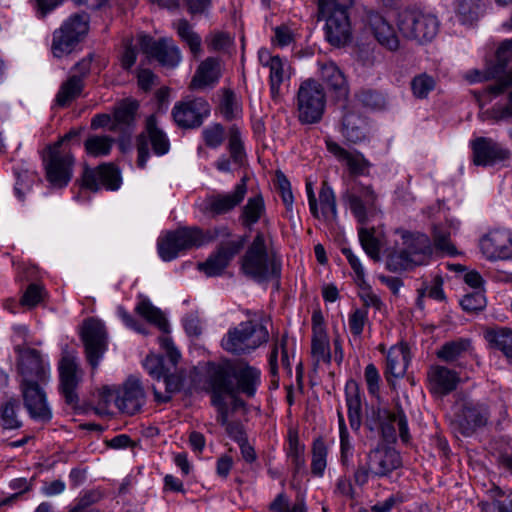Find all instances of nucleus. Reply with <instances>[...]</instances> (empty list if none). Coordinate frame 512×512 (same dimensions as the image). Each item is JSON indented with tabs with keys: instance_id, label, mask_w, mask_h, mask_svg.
<instances>
[{
	"instance_id": "12",
	"label": "nucleus",
	"mask_w": 512,
	"mask_h": 512,
	"mask_svg": "<svg viewBox=\"0 0 512 512\" xmlns=\"http://www.w3.org/2000/svg\"><path fill=\"white\" fill-rule=\"evenodd\" d=\"M75 158L70 151L60 149V143H54L43 155L45 178L53 188H64L72 179Z\"/></svg>"
},
{
	"instance_id": "16",
	"label": "nucleus",
	"mask_w": 512,
	"mask_h": 512,
	"mask_svg": "<svg viewBox=\"0 0 512 512\" xmlns=\"http://www.w3.org/2000/svg\"><path fill=\"white\" fill-rule=\"evenodd\" d=\"M17 353V371L20 383H46L49 378V365L45 363L40 351L34 348L15 347Z\"/></svg>"
},
{
	"instance_id": "2",
	"label": "nucleus",
	"mask_w": 512,
	"mask_h": 512,
	"mask_svg": "<svg viewBox=\"0 0 512 512\" xmlns=\"http://www.w3.org/2000/svg\"><path fill=\"white\" fill-rule=\"evenodd\" d=\"M231 236L232 232L227 226L215 227L206 232L198 227H183L168 232L165 237L158 240V253L163 261H171L182 251L200 247L218 237Z\"/></svg>"
},
{
	"instance_id": "51",
	"label": "nucleus",
	"mask_w": 512,
	"mask_h": 512,
	"mask_svg": "<svg viewBox=\"0 0 512 512\" xmlns=\"http://www.w3.org/2000/svg\"><path fill=\"white\" fill-rule=\"evenodd\" d=\"M165 382V393L159 392L154 386L153 394L154 399L157 403H167L171 400L172 394L180 391L182 387V379L180 376H178L175 373L170 372V369H168L165 374L162 376Z\"/></svg>"
},
{
	"instance_id": "41",
	"label": "nucleus",
	"mask_w": 512,
	"mask_h": 512,
	"mask_svg": "<svg viewBox=\"0 0 512 512\" xmlns=\"http://www.w3.org/2000/svg\"><path fill=\"white\" fill-rule=\"evenodd\" d=\"M471 350V340L467 338H458L445 342L437 350L436 356L443 362L454 363Z\"/></svg>"
},
{
	"instance_id": "32",
	"label": "nucleus",
	"mask_w": 512,
	"mask_h": 512,
	"mask_svg": "<svg viewBox=\"0 0 512 512\" xmlns=\"http://www.w3.org/2000/svg\"><path fill=\"white\" fill-rule=\"evenodd\" d=\"M221 76L220 62L217 58L208 57L198 66L193 76L190 88L204 89L215 85Z\"/></svg>"
},
{
	"instance_id": "27",
	"label": "nucleus",
	"mask_w": 512,
	"mask_h": 512,
	"mask_svg": "<svg viewBox=\"0 0 512 512\" xmlns=\"http://www.w3.org/2000/svg\"><path fill=\"white\" fill-rule=\"evenodd\" d=\"M480 248L488 259H509L512 257L511 234L506 230L490 231L481 239Z\"/></svg>"
},
{
	"instance_id": "11",
	"label": "nucleus",
	"mask_w": 512,
	"mask_h": 512,
	"mask_svg": "<svg viewBox=\"0 0 512 512\" xmlns=\"http://www.w3.org/2000/svg\"><path fill=\"white\" fill-rule=\"evenodd\" d=\"M397 26L403 37L423 44L437 35L439 21L432 14L418 10H404L398 15Z\"/></svg>"
},
{
	"instance_id": "35",
	"label": "nucleus",
	"mask_w": 512,
	"mask_h": 512,
	"mask_svg": "<svg viewBox=\"0 0 512 512\" xmlns=\"http://www.w3.org/2000/svg\"><path fill=\"white\" fill-rule=\"evenodd\" d=\"M327 150L332 153L338 160L344 161L349 168L351 174L361 175L369 167V162L362 154H352L338 143L333 141L326 142Z\"/></svg>"
},
{
	"instance_id": "29",
	"label": "nucleus",
	"mask_w": 512,
	"mask_h": 512,
	"mask_svg": "<svg viewBox=\"0 0 512 512\" xmlns=\"http://www.w3.org/2000/svg\"><path fill=\"white\" fill-rule=\"evenodd\" d=\"M320 78L327 88L333 92L337 100H347L349 96V85L339 67L331 62H319Z\"/></svg>"
},
{
	"instance_id": "5",
	"label": "nucleus",
	"mask_w": 512,
	"mask_h": 512,
	"mask_svg": "<svg viewBox=\"0 0 512 512\" xmlns=\"http://www.w3.org/2000/svg\"><path fill=\"white\" fill-rule=\"evenodd\" d=\"M353 0H317L319 19H324L325 38L335 47L346 45L351 39L348 9Z\"/></svg>"
},
{
	"instance_id": "15",
	"label": "nucleus",
	"mask_w": 512,
	"mask_h": 512,
	"mask_svg": "<svg viewBox=\"0 0 512 512\" xmlns=\"http://www.w3.org/2000/svg\"><path fill=\"white\" fill-rule=\"evenodd\" d=\"M80 335L87 361L93 369H96L107 350L108 335L106 328L100 320L89 318L83 322Z\"/></svg>"
},
{
	"instance_id": "56",
	"label": "nucleus",
	"mask_w": 512,
	"mask_h": 512,
	"mask_svg": "<svg viewBox=\"0 0 512 512\" xmlns=\"http://www.w3.org/2000/svg\"><path fill=\"white\" fill-rule=\"evenodd\" d=\"M479 0H458L457 15L463 24H471L478 18Z\"/></svg>"
},
{
	"instance_id": "23",
	"label": "nucleus",
	"mask_w": 512,
	"mask_h": 512,
	"mask_svg": "<svg viewBox=\"0 0 512 512\" xmlns=\"http://www.w3.org/2000/svg\"><path fill=\"white\" fill-rule=\"evenodd\" d=\"M43 383H20L23 404L29 416L36 421L47 423L52 419V411L47 403Z\"/></svg>"
},
{
	"instance_id": "57",
	"label": "nucleus",
	"mask_w": 512,
	"mask_h": 512,
	"mask_svg": "<svg viewBox=\"0 0 512 512\" xmlns=\"http://www.w3.org/2000/svg\"><path fill=\"white\" fill-rule=\"evenodd\" d=\"M219 110L227 121L233 120L239 113L240 110L236 101V96L232 90H223V96L219 104Z\"/></svg>"
},
{
	"instance_id": "18",
	"label": "nucleus",
	"mask_w": 512,
	"mask_h": 512,
	"mask_svg": "<svg viewBox=\"0 0 512 512\" xmlns=\"http://www.w3.org/2000/svg\"><path fill=\"white\" fill-rule=\"evenodd\" d=\"M246 241V236H238L235 240L222 242L206 261L198 263V269L208 277L220 276L231 260L244 248Z\"/></svg>"
},
{
	"instance_id": "36",
	"label": "nucleus",
	"mask_w": 512,
	"mask_h": 512,
	"mask_svg": "<svg viewBox=\"0 0 512 512\" xmlns=\"http://www.w3.org/2000/svg\"><path fill=\"white\" fill-rule=\"evenodd\" d=\"M85 83L81 76H69L59 87L55 96V105L60 108H66L73 101L82 95Z\"/></svg>"
},
{
	"instance_id": "59",
	"label": "nucleus",
	"mask_w": 512,
	"mask_h": 512,
	"mask_svg": "<svg viewBox=\"0 0 512 512\" xmlns=\"http://www.w3.org/2000/svg\"><path fill=\"white\" fill-rule=\"evenodd\" d=\"M269 510L273 512H307V508L303 500H298L290 506L284 493H280L276 496V498L270 503Z\"/></svg>"
},
{
	"instance_id": "43",
	"label": "nucleus",
	"mask_w": 512,
	"mask_h": 512,
	"mask_svg": "<svg viewBox=\"0 0 512 512\" xmlns=\"http://www.w3.org/2000/svg\"><path fill=\"white\" fill-rule=\"evenodd\" d=\"M311 354L317 363L324 362L329 364L331 362L329 339L326 330L319 326L315 328V333H312Z\"/></svg>"
},
{
	"instance_id": "55",
	"label": "nucleus",
	"mask_w": 512,
	"mask_h": 512,
	"mask_svg": "<svg viewBox=\"0 0 512 512\" xmlns=\"http://www.w3.org/2000/svg\"><path fill=\"white\" fill-rule=\"evenodd\" d=\"M228 149L232 160L237 164H242L245 157V151L240 130L236 126H232L229 129Z\"/></svg>"
},
{
	"instance_id": "61",
	"label": "nucleus",
	"mask_w": 512,
	"mask_h": 512,
	"mask_svg": "<svg viewBox=\"0 0 512 512\" xmlns=\"http://www.w3.org/2000/svg\"><path fill=\"white\" fill-rule=\"evenodd\" d=\"M360 287L359 298L363 302L362 309H368L370 307L374 308L377 311H381L385 306L381 298L376 295L371 286L364 281V283H358Z\"/></svg>"
},
{
	"instance_id": "58",
	"label": "nucleus",
	"mask_w": 512,
	"mask_h": 512,
	"mask_svg": "<svg viewBox=\"0 0 512 512\" xmlns=\"http://www.w3.org/2000/svg\"><path fill=\"white\" fill-rule=\"evenodd\" d=\"M203 141L207 147L218 148L225 139V128L220 123H214L202 131Z\"/></svg>"
},
{
	"instance_id": "49",
	"label": "nucleus",
	"mask_w": 512,
	"mask_h": 512,
	"mask_svg": "<svg viewBox=\"0 0 512 512\" xmlns=\"http://www.w3.org/2000/svg\"><path fill=\"white\" fill-rule=\"evenodd\" d=\"M311 473L321 477L327 466L328 447L322 437H318L312 444Z\"/></svg>"
},
{
	"instance_id": "3",
	"label": "nucleus",
	"mask_w": 512,
	"mask_h": 512,
	"mask_svg": "<svg viewBox=\"0 0 512 512\" xmlns=\"http://www.w3.org/2000/svg\"><path fill=\"white\" fill-rule=\"evenodd\" d=\"M240 263L242 273L258 283L280 279L281 261L268 251L262 232H257Z\"/></svg>"
},
{
	"instance_id": "17",
	"label": "nucleus",
	"mask_w": 512,
	"mask_h": 512,
	"mask_svg": "<svg viewBox=\"0 0 512 512\" xmlns=\"http://www.w3.org/2000/svg\"><path fill=\"white\" fill-rule=\"evenodd\" d=\"M377 194L371 186L359 185L342 195L343 202L348 206L357 222L364 225L377 211Z\"/></svg>"
},
{
	"instance_id": "54",
	"label": "nucleus",
	"mask_w": 512,
	"mask_h": 512,
	"mask_svg": "<svg viewBox=\"0 0 512 512\" xmlns=\"http://www.w3.org/2000/svg\"><path fill=\"white\" fill-rule=\"evenodd\" d=\"M433 242L436 250L449 256L457 254L455 246L450 241V232L441 226L433 227Z\"/></svg>"
},
{
	"instance_id": "24",
	"label": "nucleus",
	"mask_w": 512,
	"mask_h": 512,
	"mask_svg": "<svg viewBox=\"0 0 512 512\" xmlns=\"http://www.w3.org/2000/svg\"><path fill=\"white\" fill-rule=\"evenodd\" d=\"M81 181L84 188L93 192H97L101 187L114 191L121 185V176L114 164L104 163L95 169L85 166Z\"/></svg>"
},
{
	"instance_id": "10",
	"label": "nucleus",
	"mask_w": 512,
	"mask_h": 512,
	"mask_svg": "<svg viewBox=\"0 0 512 512\" xmlns=\"http://www.w3.org/2000/svg\"><path fill=\"white\" fill-rule=\"evenodd\" d=\"M89 28V16L86 13L71 15L60 28L53 32L51 51L54 57L62 58L72 53L84 39Z\"/></svg>"
},
{
	"instance_id": "40",
	"label": "nucleus",
	"mask_w": 512,
	"mask_h": 512,
	"mask_svg": "<svg viewBox=\"0 0 512 512\" xmlns=\"http://www.w3.org/2000/svg\"><path fill=\"white\" fill-rule=\"evenodd\" d=\"M409 362L408 349L403 346V349L393 348L386 357V370L385 376L387 381H391V377H402L407 369Z\"/></svg>"
},
{
	"instance_id": "9",
	"label": "nucleus",
	"mask_w": 512,
	"mask_h": 512,
	"mask_svg": "<svg viewBox=\"0 0 512 512\" xmlns=\"http://www.w3.org/2000/svg\"><path fill=\"white\" fill-rule=\"evenodd\" d=\"M296 100L298 120L302 124H314L322 119L326 105V93L317 80L309 78L302 81Z\"/></svg>"
},
{
	"instance_id": "37",
	"label": "nucleus",
	"mask_w": 512,
	"mask_h": 512,
	"mask_svg": "<svg viewBox=\"0 0 512 512\" xmlns=\"http://www.w3.org/2000/svg\"><path fill=\"white\" fill-rule=\"evenodd\" d=\"M259 59L262 65L269 67L271 97L274 101H278L281 97L280 86L285 77V63L279 56L267 55V60L264 62L263 55L260 54Z\"/></svg>"
},
{
	"instance_id": "50",
	"label": "nucleus",
	"mask_w": 512,
	"mask_h": 512,
	"mask_svg": "<svg viewBox=\"0 0 512 512\" xmlns=\"http://www.w3.org/2000/svg\"><path fill=\"white\" fill-rule=\"evenodd\" d=\"M319 202L321 207V216L324 220L337 219L336 197L332 188L326 181L322 183L319 191Z\"/></svg>"
},
{
	"instance_id": "38",
	"label": "nucleus",
	"mask_w": 512,
	"mask_h": 512,
	"mask_svg": "<svg viewBox=\"0 0 512 512\" xmlns=\"http://www.w3.org/2000/svg\"><path fill=\"white\" fill-rule=\"evenodd\" d=\"M345 394L350 427L358 430L361 426V397L355 381L350 380L346 383Z\"/></svg>"
},
{
	"instance_id": "4",
	"label": "nucleus",
	"mask_w": 512,
	"mask_h": 512,
	"mask_svg": "<svg viewBox=\"0 0 512 512\" xmlns=\"http://www.w3.org/2000/svg\"><path fill=\"white\" fill-rule=\"evenodd\" d=\"M402 249H392L386 257V269L393 273L429 263L433 254L430 238L422 233L402 232Z\"/></svg>"
},
{
	"instance_id": "13",
	"label": "nucleus",
	"mask_w": 512,
	"mask_h": 512,
	"mask_svg": "<svg viewBox=\"0 0 512 512\" xmlns=\"http://www.w3.org/2000/svg\"><path fill=\"white\" fill-rule=\"evenodd\" d=\"M366 426L369 430H380L383 440L387 443H394L397 439L396 430L404 443L410 440L409 429L406 416L401 408L396 411L387 409H377L372 411V415L366 419Z\"/></svg>"
},
{
	"instance_id": "53",
	"label": "nucleus",
	"mask_w": 512,
	"mask_h": 512,
	"mask_svg": "<svg viewBox=\"0 0 512 512\" xmlns=\"http://www.w3.org/2000/svg\"><path fill=\"white\" fill-rule=\"evenodd\" d=\"M436 86L435 79L427 73L416 75L411 80V90L418 99H425Z\"/></svg>"
},
{
	"instance_id": "60",
	"label": "nucleus",
	"mask_w": 512,
	"mask_h": 512,
	"mask_svg": "<svg viewBox=\"0 0 512 512\" xmlns=\"http://www.w3.org/2000/svg\"><path fill=\"white\" fill-rule=\"evenodd\" d=\"M509 117H512V91H509L507 105L493 106L480 115L482 120H493L495 122L506 120Z\"/></svg>"
},
{
	"instance_id": "6",
	"label": "nucleus",
	"mask_w": 512,
	"mask_h": 512,
	"mask_svg": "<svg viewBox=\"0 0 512 512\" xmlns=\"http://www.w3.org/2000/svg\"><path fill=\"white\" fill-rule=\"evenodd\" d=\"M99 397V405L108 406L113 401L121 413L129 416L139 413L146 403V393L142 382L133 375L117 388L102 387Z\"/></svg>"
},
{
	"instance_id": "63",
	"label": "nucleus",
	"mask_w": 512,
	"mask_h": 512,
	"mask_svg": "<svg viewBox=\"0 0 512 512\" xmlns=\"http://www.w3.org/2000/svg\"><path fill=\"white\" fill-rule=\"evenodd\" d=\"M144 368L156 380H160L169 369L164 365V358L160 355H148L144 360Z\"/></svg>"
},
{
	"instance_id": "64",
	"label": "nucleus",
	"mask_w": 512,
	"mask_h": 512,
	"mask_svg": "<svg viewBox=\"0 0 512 512\" xmlns=\"http://www.w3.org/2000/svg\"><path fill=\"white\" fill-rule=\"evenodd\" d=\"M15 193L20 200H24L26 192L30 191L34 181V174L28 170L16 171Z\"/></svg>"
},
{
	"instance_id": "45",
	"label": "nucleus",
	"mask_w": 512,
	"mask_h": 512,
	"mask_svg": "<svg viewBox=\"0 0 512 512\" xmlns=\"http://www.w3.org/2000/svg\"><path fill=\"white\" fill-rule=\"evenodd\" d=\"M136 312L154 324L164 333H169V323L160 309L153 306L148 300L139 302L135 308Z\"/></svg>"
},
{
	"instance_id": "46",
	"label": "nucleus",
	"mask_w": 512,
	"mask_h": 512,
	"mask_svg": "<svg viewBox=\"0 0 512 512\" xmlns=\"http://www.w3.org/2000/svg\"><path fill=\"white\" fill-rule=\"evenodd\" d=\"M486 339L490 345L500 350L512 363V330L501 328L487 332Z\"/></svg>"
},
{
	"instance_id": "7",
	"label": "nucleus",
	"mask_w": 512,
	"mask_h": 512,
	"mask_svg": "<svg viewBox=\"0 0 512 512\" xmlns=\"http://www.w3.org/2000/svg\"><path fill=\"white\" fill-rule=\"evenodd\" d=\"M269 332L261 322L248 320L230 329L222 339L224 350L234 355H246L269 340Z\"/></svg>"
},
{
	"instance_id": "39",
	"label": "nucleus",
	"mask_w": 512,
	"mask_h": 512,
	"mask_svg": "<svg viewBox=\"0 0 512 512\" xmlns=\"http://www.w3.org/2000/svg\"><path fill=\"white\" fill-rule=\"evenodd\" d=\"M265 202L262 194L250 197L242 207L239 222L245 228H251L265 214Z\"/></svg>"
},
{
	"instance_id": "44",
	"label": "nucleus",
	"mask_w": 512,
	"mask_h": 512,
	"mask_svg": "<svg viewBox=\"0 0 512 512\" xmlns=\"http://www.w3.org/2000/svg\"><path fill=\"white\" fill-rule=\"evenodd\" d=\"M115 139L108 135H90L84 142L85 152L92 157H104L110 154Z\"/></svg>"
},
{
	"instance_id": "31",
	"label": "nucleus",
	"mask_w": 512,
	"mask_h": 512,
	"mask_svg": "<svg viewBox=\"0 0 512 512\" xmlns=\"http://www.w3.org/2000/svg\"><path fill=\"white\" fill-rule=\"evenodd\" d=\"M431 391L440 395H447L454 391L460 381L458 374L444 366H433L428 371Z\"/></svg>"
},
{
	"instance_id": "25",
	"label": "nucleus",
	"mask_w": 512,
	"mask_h": 512,
	"mask_svg": "<svg viewBox=\"0 0 512 512\" xmlns=\"http://www.w3.org/2000/svg\"><path fill=\"white\" fill-rule=\"evenodd\" d=\"M58 369L60 376V390L65 398V402L72 407H76L79 401L76 393V388L79 383L76 357L67 351H63Z\"/></svg>"
},
{
	"instance_id": "19",
	"label": "nucleus",
	"mask_w": 512,
	"mask_h": 512,
	"mask_svg": "<svg viewBox=\"0 0 512 512\" xmlns=\"http://www.w3.org/2000/svg\"><path fill=\"white\" fill-rule=\"evenodd\" d=\"M139 45L148 58L155 59L160 65L175 68L181 61V52L171 38L153 39L148 35L139 36Z\"/></svg>"
},
{
	"instance_id": "28",
	"label": "nucleus",
	"mask_w": 512,
	"mask_h": 512,
	"mask_svg": "<svg viewBox=\"0 0 512 512\" xmlns=\"http://www.w3.org/2000/svg\"><path fill=\"white\" fill-rule=\"evenodd\" d=\"M365 21L380 45L390 51H396L399 48V39L393 26L380 13L368 11Z\"/></svg>"
},
{
	"instance_id": "1",
	"label": "nucleus",
	"mask_w": 512,
	"mask_h": 512,
	"mask_svg": "<svg viewBox=\"0 0 512 512\" xmlns=\"http://www.w3.org/2000/svg\"><path fill=\"white\" fill-rule=\"evenodd\" d=\"M208 392L211 401L216 398L226 401V396L242 393L251 398L260 384V371L248 364L234 366L218 365L209 374Z\"/></svg>"
},
{
	"instance_id": "34",
	"label": "nucleus",
	"mask_w": 512,
	"mask_h": 512,
	"mask_svg": "<svg viewBox=\"0 0 512 512\" xmlns=\"http://www.w3.org/2000/svg\"><path fill=\"white\" fill-rule=\"evenodd\" d=\"M211 405L217 411V422L225 427L230 438L238 444L247 440L243 425L239 422H229V406L227 401H222L215 397V399L211 401Z\"/></svg>"
},
{
	"instance_id": "42",
	"label": "nucleus",
	"mask_w": 512,
	"mask_h": 512,
	"mask_svg": "<svg viewBox=\"0 0 512 512\" xmlns=\"http://www.w3.org/2000/svg\"><path fill=\"white\" fill-rule=\"evenodd\" d=\"M20 407L19 400L10 397L0 405V426L3 430H17L22 427V421L17 415Z\"/></svg>"
},
{
	"instance_id": "62",
	"label": "nucleus",
	"mask_w": 512,
	"mask_h": 512,
	"mask_svg": "<svg viewBox=\"0 0 512 512\" xmlns=\"http://www.w3.org/2000/svg\"><path fill=\"white\" fill-rule=\"evenodd\" d=\"M460 305L466 312H478L485 308L486 298L480 291L466 294L461 300Z\"/></svg>"
},
{
	"instance_id": "8",
	"label": "nucleus",
	"mask_w": 512,
	"mask_h": 512,
	"mask_svg": "<svg viewBox=\"0 0 512 512\" xmlns=\"http://www.w3.org/2000/svg\"><path fill=\"white\" fill-rule=\"evenodd\" d=\"M402 466L400 453L394 448L378 444L367 454L365 465H360L354 473L355 483L365 485L369 477L382 478L389 476L393 471Z\"/></svg>"
},
{
	"instance_id": "14",
	"label": "nucleus",
	"mask_w": 512,
	"mask_h": 512,
	"mask_svg": "<svg viewBox=\"0 0 512 512\" xmlns=\"http://www.w3.org/2000/svg\"><path fill=\"white\" fill-rule=\"evenodd\" d=\"M149 145L157 156L165 155L170 149V141L166 133L158 127L154 114L147 117L145 129L137 136L136 140L137 166L141 169L145 168L150 156Z\"/></svg>"
},
{
	"instance_id": "21",
	"label": "nucleus",
	"mask_w": 512,
	"mask_h": 512,
	"mask_svg": "<svg viewBox=\"0 0 512 512\" xmlns=\"http://www.w3.org/2000/svg\"><path fill=\"white\" fill-rule=\"evenodd\" d=\"M209 103L201 97L177 102L172 109V117L178 127L195 129L210 115Z\"/></svg>"
},
{
	"instance_id": "48",
	"label": "nucleus",
	"mask_w": 512,
	"mask_h": 512,
	"mask_svg": "<svg viewBox=\"0 0 512 512\" xmlns=\"http://www.w3.org/2000/svg\"><path fill=\"white\" fill-rule=\"evenodd\" d=\"M305 446L299 441L298 433L294 430L288 432V457L294 466V475L305 469Z\"/></svg>"
},
{
	"instance_id": "30",
	"label": "nucleus",
	"mask_w": 512,
	"mask_h": 512,
	"mask_svg": "<svg viewBox=\"0 0 512 512\" xmlns=\"http://www.w3.org/2000/svg\"><path fill=\"white\" fill-rule=\"evenodd\" d=\"M489 418L487 406L480 403L465 402L459 415V424L464 435H470L477 428L485 426Z\"/></svg>"
},
{
	"instance_id": "47",
	"label": "nucleus",
	"mask_w": 512,
	"mask_h": 512,
	"mask_svg": "<svg viewBox=\"0 0 512 512\" xmlns=\"http://www.w3.org/2000/svg\"><path fill=\"white\" fill-rule=\"evenodd\" d=\"M180 39L185 42L191 53L198 55L202 51L201 37L196 33L186 19H179L173 24Z\"/></svg>"
},
{
	"instance_id": "26",
	"label": "nucleus",
	"mask_w": 512,
	"mask_h": 512,
	"mask_svg": "<svg viewBox=\"0 0 512 512\" xmlns=\"http://www.w3.org/2000/svg\"><path fill=\"white\" fill-rule=\"evenodd\" d=\"M370 131L369 121L359 109L344 107L341 132L345 139L351 143H360L368 138Z\"/></svg>"
},
{
	"instance_id": "20",
	"label": "nucleus",
	"mask_w": 512,
	"mask_h": 512,
	"mask_svg": "<svg viewBox=\"0 0 512 512\" xmlns=\"http://www.w3.org/2000/svg\"><path fill=\"white\" fill-rule=\"evenodd\" d=\"M247 180L246 176L242 177L232 193H217L206 197L200 205V211L210 217L231 212L244 200L247 194Z\"/></svg>"
},
{
	"instance_id": "52",
	"label": "nucleus",
	"mask_w": 512,
	"mask_h": 512,
	"mask_svg": "<svg viewBox=\"0 0 512 512\" xmlns=\"http://www.w3.org/2000/svg\"><path fill=\"white\" fill-rule=\"evenodd\" d=\"M360 244L365 253L374 261H380V241L375 237V230L360 228L358 231Z\"/></svg>"
},
{
	"instance_id": "22",
	"label": "nucleus",
	"mask_w": 512,
	"mask_h": 512,
	"mask_svg": "<svg viewBox=\"0 0 512 512\" xmlns=\"http://www.w3.org/2000/svg\"><path fill=\"white\" fill-rule=\"evenodd\" d=\"M473 163L477 166H494L508 161L512 152L509 148L490 137H477L471 141Z\"/></svg>"
},
{
	"instance_id": "33",
	"label": "nucleus",
	"mask_w": 512,
	"mask_h": 512,
	"mask_svg": "<svg viewBox=\"0 0 512 512\" xmlns=\"http://www.w3.org/2000/svg\"><path fill=\"white\" fill-rule=\"evenodd\" d=\"M136 101H125L114 109L113 122L109 127L110 131L131 134L135 126V115L138 110Z\"/></svg>"
}]
</instances>
